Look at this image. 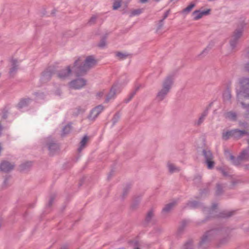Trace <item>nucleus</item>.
Returning <instances> with one entry per match:
<instances>
[{
  "instance_id": "obj_5",
  "label": "nucleus",
  "mask_w": 249,
  "mask_h": 249,
  "mask_svg": "<svg viewBox=\"0 0 249 249\" xmlns=\"http://www.w3.org/2000/svg\"><path fill=\"white\" fill-rule=\"evenodd\" d=\"M86 81L82 78H79L75 80L72 81L70 83L69 86L71 88L79 89L86 85Z\"/></svg>"
},
{
  "instance_id": "obj_28",
  "label": "nucleus",
  "mask_w": 249,
  "mask_h": 249,
  "mask_svg": "<svg viewBox=\"0 0 249 249\" xmlns=\"http://www.w3.org/2000/svg\"><path fill=\"white\" fill-rule=\"evenodd\" d=\"M140 13H141V11L140 10H136L133 11L131 13V16H134V15H138Z\"/></svg>"
},
{
  "instance_id": "obj_10",
  "label": "nucleus",
  "mask_w": 249,
  "mask_h": 249,
  "mask_svg": "<svg viewBox=\"0 0 249 249\" xmlns=\"http://www.w3.org/2000/svg\"><path fill=\"white\" fill-rule=\"evenodd\" d=\"M204 155L206 158L208 168L209 169L212 168L214 165V162L212 160L213 157L211 152L210 151H205L204 152Z\"/></svg>"
},
{
  "instance_id": "obj_12",
  "label": "nucleus",
  "mask_w": 249,
  "mask_h": 249,
  "mask_svg": "<svg viewBox=\"0 0 249 249\" xmlns=\"http://www.w3.org/2000/svg\"><path fill=\"white\" fill-rule=\"evenodd\" d=\"M14 165L8 162L3 161L0 164V169L4 172H8L12 170Z\"/></svg>"
},
{
  "instance_id": "obj_15",
  "label": "nucleus",
  "mask_w": 249,
  "mask_h": 249,
  "mask_svg": "<svg viewBox=\"0 0 249 249\" xmlns=\"http://www.w3.org/2000/svg\"><path fill=\"white\" fill-rule=\"evenodd\" d=\"M168 167L169 171L171 173L176 172L179 171V169L176 167L173 164L171 163H168Z\"/></svg>"
},
{
  "instance_id": "obj_2",
  "label": "nucleus",
  "mask_w": 249,
  "mask_h": 249,
  "mask_svg": "<svg viewBox=\"0 0 249 249\" xmlns=\"http://www.w3.org/2000/svg\"><path fill=\"white\" fill-rule=\"evenodd\" d=\"M237 97L244 108L249 107V79H241L237 88Z\"/></svg>"
},
{
  "instance_id": "obj_1",
  "label": "nucleus",
  "mask_w": 249,
  "mask_h": 249,
  "mask_svg": "<svg viewBox=\"0 0 249 249\" xmlns=\"http://www.w3.org/2000/svg\"><path fill=\"white\" fill-rule=\"evenodd\" d=\"M96 63V60L91 56H82L75 60L72 71L77 75H82L94 67Z\"/></svg>"
},
{
  "instance_id": "obj_19",
  "label": "nucleus",
  "mask_w": 249,
  "mask_h": 249,
  "mask_svg": "<svg viewBox=\"0 0 249 249\" xmlns=\"http://www.w3.org/2000/svg\"><path fill=\"white\" fill-rule=\"evenodd\" d=\"M195 4L194 3H191L189 5H188L186 8L184 9L182 11L183 13H189L190 12L192 9L195 7Z\"/></svg>"
},
{
  "instance_id": "obj_22",
  "label": "nucleus",
  "mask_w": 249,
  "mask_h": 249,
  "mask_svg": "<svg viewBox=\"0 0 249 249\" xmlns=\"http://www.w3.org/2000/svg\"><path fill=\"white\" fill-rule=\"evenodd\" d=\"M121 6V1L120 0H116L113 4V9H117L119 7H120Z\"/></svg>"
},
{
  "instance_id": "obj_23",
  "label": "nucleus",
  "mask_w": 249,
  "mask_h": 249,
  "mask_svg": "<svg viewBox=\"0 0 249 249\" xmlns=\"http://www.w3.org/2000/svg\"><path fill=\"white\" fill-rule=\"evenodd\" d=\"M235 115L232 112H228L226 114V117L230 119H234L235 118Z\"/></svg>"
},
{
  "instance_id": "obj_4",
  "label": "nucleus",
  "mask_w": 249,
  "mask_h": 249,
  "mask_svg": "<svg viewBox=\"0 0 249 249\" xmlns=\"http://www.w3.org/2000/svg\"><path fill=\"white\" fill-rule=\"evenodd\" d=\"M123 84L122 82L116 83L111 88L107 96L106 101L108 102L110 100L113 99L116 94L121 92L123 88Z\"/></svg>"
},
{
  "instance_id": "obj_33",
  "label": "nucleus",
  "mask_w": 249,
  "mask_h": 249,
  "mask_svg": "<svg viewBox=\"0 0 249 249\" xmlns=\"http://www.w3.org/2000/svg\"><path fill=\"white\" fill-rule=\"evenodd\" d=\"M227 136L229 137V138L230 137H233L232 133H231V134L230 133V134H227Z\"/></svg>"
},
{
  "instance_id": "obj_13",
  "label": "nucleus",
  "mask_w": 249,
  "mask_h": 249,
  "mask_svg": "<svg viewBox=\"0 0 249 249\" xmlns=\"http://www.w3.org/2000/svg\"><path fill=\"white\" fill-rule=\"evenodd\" d=\"M249 159V153L247 150H244L238 157L239 160H245Z\"/></svg>"
},
{
  "instance_id": "obj_29",
  "label": "nucleus",
  "mask_w": 249,
  "mask_h": 249,
  "mask_svg": "<svg viewBox=\"0 0 249 249\" xmlns=\"http://www.w3.org/2000/svg\"><path fill=\"white\" fill-rule=\"evenodd\" d=\"M43 76L45 78H47L48 77H50L51 76V74L48 71H46L44 73Z\"/></svg>"
},
{
  "instance_id": "obj_17",
  "label": "nucleus",
  "mask_w": 249,
  "mask_h": 249,
  "mask_svg": "<svg viewBox=\"0 0 249 249\" xmlns=\"http://www.w3.org/2000/svg\"><path fill=\"white\" fill-rule=\"evenodd\" d=\"M17 63H18V62L17 60H13L12 61V67L11 68L10 71L11 73L14 72L17 69V67L18 66L17 65Z\"/></svg>"
},
{
  "instance_id": "obj_14",
  "label": "nucleus",
  "mask_w": 249,
  "mask_h": 249,
  "mask_svg": "<svg viewBox=\"0 0 249 249\" xmlns=\"http://www.w3.org/2000/svg\"><path fill=\"white\" fill-rule=\"evenodd\" d=\"M89 139V137L87 136H85L83 137V138L82 139L80 142V146L79 148V151L82 150L84 148L85 145L88 142Z\"/></svg>"
},
{
  "instance_id": "obj_7",
  "label": "nucleus",
  "mask_w": 249,
  "mask_h": 249,
  "mask_svg": "<svg viewBox=\"0 0 249 249\" xmlns=\"http://www.w3.org/2000/svg\"><path fill=\"white\" fill-rule=\"evenodd\" d=\"M210 9H207L205 11L196 10L192 13V17L193 19L197 20L202 18L204 16H206L209 14Z\"/></svg>"
},
{
  "instance_id": "obj_27",
  "label": "nucleus",
  "mask_w": 249,
  "mask_h": 249,
  "mask_svg": "<svg viewBox=\"0 0 249 249\" xmlns=\"http://www.w3.org/2000/svg\"><path fill=\"white\" fill-rule=\"evenodd\" d=\"M71 129V126L70 125H68L65 127L64 128L63 131L64 133H66L67 132L69 131Z\"/></svg>"
},
{
  "instance_id": "obj_6",
  "label": "nucleus",
  "mask_w": 249,
  "mask_h": 249,
  "mask_svg": "<svg viewBox=\"0 0 249 249\" xmlns=\"http://www.w3.org/2000/svg\"><path fill=\"white\" fill-rule=\"evenodd\" d=\"M232 133L233 137L235 139H238L240 137L243 136L245 134V132L244 131H240L237 129L233 130L230 131H227L225 133H223V139L227 140L229 139V137L227 136V134Z\"/></svg>"
},
{
  "instance_id": "obj_21",
  "label": "nucleus",
  "mask_w": 249,
  "mask_h": 249,
  "mask_svg": "<svg viewBox=\"0 0 249 249\" xmlns=\"http://www.w3.org/2000/svg\"><path fill=\"white\" fill-rule=\"evenodd\" d=\"M116 55L120 59H124L126 58V57L127 56V54L122 53L118 52L116 53Z\"/></svg>"
},
{
  "instance_id": "obj_25",
  "label": "nucleus",
  "mask_w": 249,
  "mask_h": 249,
  "mask_svg": "<svg viewBox=\"0 0 249 249\" xmlns=\"http://www.w3.org/2000/svg\"><path fill=\"white\" fill-rule=\"evenodd\" d=\"M154 213L153 211H150L148 213L147 216H146V220L147 221H149L150 220V219L152 218V217L153 216Z\"/></svg>"
},
{
  "instance_id": "obj_30",
  "label": "nucleus",
  "mask_w": 249,
  "mask_h": 249,
  "mask_svg": "<svg viewBox=\"0 0 249 249\" xmlns=\"http://www.w3.org/2000/svg\"><path fill=\"white\" fill-rule=\"evenodd\" d=\"M206 116V114H203L201 117L199 118V124L201 123L202 121L203 120L204 118H205V117Z\"/></svg>"
},
{
  "instance_id": "obj_31",
  "label": "nucleus",
  "mask_w": 249,
  "mask_h": 249,
  "mask_svg": "<svg viewBox=\"0 0 249 249\" xmlns=\"http://www.w3.org/2000/svg\"><path fill=\"white\" fill-rule=\"evenodd\" d=\"M105 42L104 41V43H101L100 44H99V46L100 47H103L105 45Z\"/></svg>"
},
{
  "instance_id": "obj_32",
  "label": "nucleus",
  "mask_w": 249,
  "mask_h": 249,
  "mask_svg": "<svg viewBox=\"0 0 249 249\" xmlns=\"http://www.w3.org/2000/svg\"><path fill=\"white\" fill-rule=\"evenodd\" d=\"M140 2L142 3H145L148 1V0H140Z\"/></svg>"
},
{
  "instance_id": "obj_24",
  "label": "nucleus",
  "mask_w": 249,
  "mask_h": 249,
  "mask_svg": "<svg viewBox=\"0 0 249 249\" xmlns=\"http://www.w3.org/2000/svg\"><path fill=\"white\" fill-rule=\"evenodd\" d=\"M223 96L225 100H228L231 98V94L229 91H227L224 93Z\"/></svg>"
},
{
  "instance_id": "obj_18",
  "label": "nucleus",
  "mask_w": 249,
  "mask_h": 249,
  "mask_svg": "<svg viewBox=\"0 0 249 249\" xmlns=\"http://www.w3.org/2000/svg\"><path fill=\"white\" fill-rule=\"evenodd\" d=\"M174 205H175V204L173 203L168 204L163 209V211L165 212H169L170 210H171L173 208Z\"/></svg>"
},
{
  "instance_id": "obj_35",
  "label": "nucleus",
  "mask_w": 249,
  "mask_h": 249,
  "mask_svg": "<svg viewBox=\"0 0 249 249\" xmlns=\"http://www.w3.org/2000/svg\"><path fill=\"white\" fill-rule=\"evenodd\" d=\"M136 249H139V248H136Z\"/></svg>"
},
{
  "instance_id": "obj_16",
  "label": "nucleus",
  "mask_w": 249,
  "mask_h": 249,
  "mask_svg": "<svg viewBox=\"0 0 249 249\" xmlns=\"http://www.w3.org/2000/svg\"><path fill=\"white\" fill-rule=\"evenodd\" d=\"M57 145L54 143H51L49 146V149L52 154H53L54 151L57 150Z\"/></svg>"
},
{
  "instance_id": "obj_34",
  "label": "nucleus",
  "mask_w": 249,
  "mask_h": 249,
  "mask_svg": "<svg viewBox=\"0 0 249 249\" xmlns=\"http://www.w3.org/2000/svg\"><path fill=\"white\" fill-rule=\"evenodd\" d=\"M233 156H231V160H232V159H233Z\"/></svg>"
},
{
  "instance_id": "obj_9",
  "label": "nucleus",
  "mask_w": 249,
  "mask_h": 249,
  "mask_svg": "<svg viewBox=\"0 0 249 249\" xmlns=\"http://www.w3.org/2000/svg\"><path fill=\"white\" fill-rule=\"evenodd\" d=\"M242 33V32L241 30H236L234 33L230 41V45L232 49L235 47L237 43V40L241 36Z\"/></svg>"
},
{
  "instance_id": "obj_11",
  "label": "nucleus",
  "mask_w": 249,
  "mask_h": 249,
  "mask_svg": "<svg viewBox=\"0 0 249 249\" xmlns=\"http://www.w3.org/2000/svg\"><path fill=\"white\" fill-rule=\"evenodd\" d=\"M71 72V70L69 67L66 69L62 70L56 73L57 76L61 79H64L69 76Z\"/></svg>"
},
{
  "instance_id": "obj_20",
  "label": "nucleus",
  "mask_w": 249,
  "mask_h": 249,
  "mask_svg": "<svg viewBox=\"0 0 249 249\" xmlns=\"http://www.w3.org/2000/svg\"><path fill=\"white\" fill-rule=\"evenodd\" d=\"M29 100L28 99H23L20 101V102L18 104V106L20 107H23L26 106L29 103Z\"/></svg>"
},
{
  "instance_id": "obj_8",
  "label": "nucleus",
  "mask_w": 249,
  "mask_h": 249,
  "mask_svg": "<svg viewBox=\"0 0 249 249\" xmlns=\"http://www.w3.org/2000/svg\"><path fill=\"white\" fill-rule=\"evenodd\" d=\"M104 110L103 106L99 105L94 108L90 112L89 118L90 120L95 119L99 114Z\"/></svg>"
},
{
  "instance_id": "obj_26",
  "label": "nucleus",
  "mask_w": 249,
  "mask_h": 249,
  "mask_svg": "<svg viewBox=\"0 0 249 249\" xmlns=\"http://www.w3.org/2000/svg\"><path fill=\"white\" fill-rule=\"evenodd\" d=\"M105 92L104 90L100 91L97 93V96L98 98H101L104 96V95L105 94Z\"/></svg>"
},
{
  "instance_id": "obj_3",
  "label": "nucleus",
  "mask_w": 249,
  "mask_h": 249,
  "mask_svg": "<svg viewBox=\"0 0 249 249\" xmlns=\"http://www.w3.org/2000/svg\"><path fill=\"white\" fill-rule=\"evenodd\" d=\"M174 82V76L168 75L162 81L161 88L157 94V99L159 101L163 100L169 92Z\"/></svg>"
}]
</instances>
